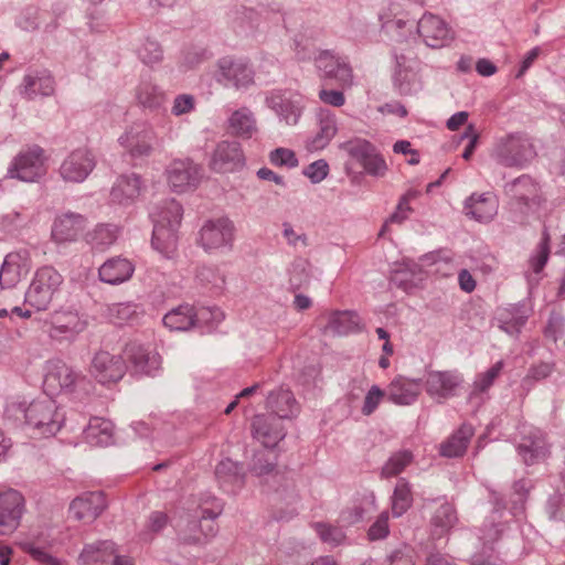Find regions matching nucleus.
I'll return each instance as SVG.
<instances>
[{
  "mask_svg": "<svg viewBox=\"0 0 565 565\" xmlns=\"http://www.w3.org/2000/svg\"><path fill=\"white\" fill-rule=\"evenodd\" d=\"M61 282V275L55 269L41 268L28 290V302L39 310L46 309Z\"/></svg>",
  "mask_w": 565,
  "mask_h": 565,
  "instance_id": "f257e3e1",
  "label": "nucleus"
},
{
  "mask_svg": "<svg viewBox=\"0 0 565 565\" xmlns=\"http://www.w3.org/2000/svg\"><path fill=\"white\" fill-rule=\"evenodd\" d=\"M126 372V363L120 355L109 351H98L90 363L89 373L98 382L116 383Z\"/></svg>",
  "mask_w": 565,
  "mask_h": 565,
  "instance_id": "f03ea898",
  "label": "nucleus"
},
{
  "mask_svg": "<svg viewBox=\"0 0 565 565\" xmlns=\"http://www.w3.org/2000/svg\"><path fill=\"white\" fill-rule=\"evenodd\" d=\"M46 158L43 149L35 147L21 152L14 160L10 174L12 178L32 182L46 171Z\"/></svg>",
  "mask_w": 565,
  "mask_h": 565,
  "instance_id": "7ed1b4c3",
  "label": "nucleus"
},
{
  "mask_svg": "<svg viewBox=\"0 0 565 565\" xmlns=\"http://www.w3.org/2000/svg\"><path fill=\"white\" fill-rule=\"evenodd\" d=\"M24 505V497L19 491L0 492V534H10L20 525Z\"/></svg>",
  "mask_w": 565,
  "mask_h": 565,
  "instance_id": "20e7f679",
  "label": "nucleus"
},
{
  "mask_svg": "<svg viewBox=\"0 0 565 565\" xmlns=\"http://www.w3.org/2000/svg\"><path fill=\"white\" fill-rule=\"evenodd\" d=\"M245 158L238 143L222 141L211 154L209 168L215 173H233L243 169Z\"/></svg>",
  "mask_w": 565,
  "mask_h": 565,
  "instance_id": "39448f33",
  "label": "nucleus"
},
{
  "mask_svg": "<svg viewBox=\"0 0 565 565\" xmlns=\"http://www.w3.org/2000/svg\"><path fill=\"white\" fill-rule=\"evenodd\" d=\"M343 148L352 158L361 162L367 173L383 175L386 172L385 160L369 141L363 139L351 140L344 143Z\"/></svg>",
  "mask_w": 565,
  "mask_h": 565,
  "instance_id": "423d86ee",
  "label": "nucleus"
},
{
  "mask_svg": "<svg viewBox=\"0 0 565 565\" xmlns=\"http://www.w3.org/2000/svg\"><path fill=\"white\" fill-rule=\"evenodd\" d=\"M201 178V167L188 158L174 160L168 170L169 184L177 192L195 188Z\"/></svg>",
  "mask_w": 565,
  "mask_h": 565,
  "instance_id": "0eeeda50",
  "label": "nucleus"
},
{
  "mask_svg": "<svg viewBox=\"0 0 565 565\" xmlns=\"http://www.w3.org/2000/svg\"><path fill=\"white\" fill-rule=\"evenodd\" d=\"M25 417L29 424L41 429L46 436L54 435L62 426V417L50 402L32 403L25 412Z\"/></svg>",
  "mask_w": 565,
  "mask_h": 565,
  "instance_id": "6e6552de",
  "label": "nucleus"
},
{
  "mask_svg": "<svg viewBox=\"0 0 565 565\" xmlns=\"http://www.w3.org/2000/svg\"><path fill=\"white\" fill-rule=\"evenodd\" d=\"M49 324V337L53 340H61L82 331L85 323L81 320L77 311L70 308H62L50 315L46 320Z\"/></svg>",
  "mask_w": 565,
  "mask_h": 565,
  "instance_id": "1a4fd4ad",
  "label": "nucleus"
},
{
  "mask_svg": "<svg viewBox=\"0 0 565 565\" xmlns=\"http://www.w3.org/2000/svg\"><path fill=\"white\" fill-rule=\"evenodd\" d=\"M95 158L86 148H79L70 153L61 167L62 177L70 182H81L93 171Z\"/></svg>",
  "mask_w": 565,
  "mask_h": 565,
  "instance_id": "9d476101",
  "label": "nucleus"
},
{
  "mask_svg": "<svg viewBox=\"0 0 565 565\" xmlns=\"http://www.w3.org/2000/svg\"><path fill=\"white\" fill-rule=\"evenodd\" d=\"M498 153L505 164H521L534 156V148L527 139L509 135L501 140Z\"/></svg>",
  "mask_w": 565,
  "mask_h": 565,
  "instance_id": "9b49d317",
  "label": "nucleus"
},
{
  "mask_svg": "<svg viewBox=\"0 0 565 565\" xmlns=\"http://www.w3.org/2000/svg\"><path fill=\"white\" fill-rule=\"evenodd\" d=\"M418 33L430 47H441L452 38L446 22L434 14L422 17L418 22Z\"/></svg>",
  "mask_w": 565,
  "mask_h": 565,
  "instance_id": "f8f14e48",
  "label": "nucleus"
},
{
  "mask_svg": "<svg viewBox=\"0 0 565 565\" xmlns=\"http://www.w3.org/2000/svg\"><path fill=\"white\" fill-rule=\"evenodd\" d=\"M106 508V499L102 492H88L73 500L71 510L76 519L85 522L94 521Z\"/></svg>",
  "mask_w": 565,
  "mask_h": 565,
  "instance_id": "ddd939ff",
  "label": "nucleus"
},
{
  "mask_svg": "<svg viewBox=\"0 0 565 565\" xmlns=\"http://www.w3.org/2000/svg\"><path fill=\"white\" fill-rule=\"evenodd\" d=\"M78 375L66 363L57 361L52 363L44 380V386L50 394H58L65 388L75 385Z\"/></svg>",
  "mask_w": 565,
  "mask_h": 565,
  "instance_id": "4468645a",
  "label": "nucleus"
},
{
  "mask_svg": "<svg viewBox=\"0 0 565 565\" xmlns=\"http://www.w3.org/2000/svg\"><path fill=\"white\" fill-rule=\"evenodd\" d=\"M232 238V226L228 220L220 218L207 222L201 230V242L205 249L223 246Z\"/></svg>",
  "mask_w": 565,
  "mask_h": 565,
  "instance_id": "2eb2a0df",
  "label": "nucleus"
},
{
  "mask_svg": "<svg viewBox=\"0 0 565 565\" xmlns=\"http://www.w3.org/2000/svg\"><path fill=\"white\" fill-rule=\"evenodd\" d=\"M85 440L94 447L114 444V424L104 417H93L85 429Z\"/></svg>",
  "mask_w": 565,
  "mask_h": 565,
  "instance_id": "dca6fc26",
  "label": "nucleus"
},
{
  "mask_svg": "<svg viewBox=\"0 0 565 565\" xmlns=\"http://www.w3.org/2000/svg\"><path fill=\"white\" fill-rule=\"evenodd\" d=\"M84 218L76 214H63L53 225L52 237L57 243L71 242L84 230Z\"/></svg>",
  "mask_w": 565,
  "mask_h": 565,
  "instance_id": "f3484780",
  "label": "nucleus"
},
{
  "mask_svg": "<svg viewBox=\"0 0 565 565\" xmlns=\"http://www.w3.org/2000/svg\"><path fill=\"white\" fill-rule=\"evenodd\" d=\"M134 265L126 258L114 257L102 265L99 277L111 285L128 280L134 274Z\"/></svg>",
  "mask_w": 565,
  "mask_h": 565,
  "instance_id": "a211bd4d",
  "label": "nucleus"
},
{
  "mask_svg": "<svg viewBox=\"0 0 565 565\" xmlns=\"http://www.w3.org/2000/svg\"><path fill=\"white\" fill-rule=\"evenodd\" d=\"M140 193V180L137 175H121L110 191V200L117 204L134 201Z\"/></svg>",
  "mask_w": 565,
  "mask_h": 565,
  "instance_id": "6ab92c4d",
  "label": "nucleus"
},
{
  "mask_svg": "<svg viewBox=\"0 0 565 565\" xmlns=\"http://www.w3.org/2000/svg\"><path fill=\"white\" fill-rule=\"evenodd\" d=\"M519 451L526 463H533L536 459L548 455V446L540 431H533L523 438L519 445Z\"/></svg>",
  "mask_w": 565,
  "mask_h": 565,
  "instance_id": "aec40b11",
  "label": "nucleus"
},
{
  "mask_svg": "<svg viewBox=\"0 0 565 565\" xmlns=\"http://www.w3.org/2000/svg\"><path fill=\"white\" fill-rule=\"evenodd\" d=\"M420 384L405 377L395 379L388 386L390 398L397 404H411L418 396Z\"/></svg>",
  "mask_w": 565,
  "mask_h": 565,
  "instance_id": "412c9836",
  "label": "nucleus"
},
{
  "mask_svg": "<svg viewBox=\"0 0 565 565\" xmlns=\"http://www.w3.org/2000/svg\"><path fill=\"white\" fill-rule=\"evenodd\" d=\"M196 313L189 305L179 306L163 317V323L173 331H186L194 326Z\"/></svg>",
  "mask_w": 565,
  "mask_h": 565,
  "instance_id": "4be33fe9",
  "label": "nucleus"
},
{
  "mask_svg": "<svg viewBox=\"0 0 565 565\" xmlns=\"http://www.w3.org/2000/svg\"><path fill=\"white\" fill-rule=\"evenodd\" d=\"M457 385V377L449 372L433 371L427 377V391L431 395L448 397Z\"/></svg>",
  "mask_w": 565,
  "mask_h": 565,
  "instance_id": "5701e85b",
  "label": "nucleus"
},
{
  "mask_svg": "<svg viewBox=\"0 0 565 565\" xmlns=\"http://www.w3.org/2000/svg\"><path fill=\"white\" fill-rule=\"evenodd\" d=\"M223 76L233 81L237 88L247 87L254 83L253 71L243 62L224 61L221 64Z\"/></svg>",
  "mask_w": 565,
  "mask_h": 565,
  "instance_id": "b1692460",
  "label": "nucleus"
},
{
  "mask_svg": "<svg viewBox=\"0 0 565 565\" xmlns=\"http://www.w3.org/2000/svg\"><path fill=\"white\" fill-rule=\"evenodd\" d=\"M129 360L146 373L158 370L161 364V358L158 353L148 351L142 345L132 343L127 348Z\"/></svg>",
  "mask_w": 565,
  "mask_h": 565,
  "instance_id": "393cba45",
  "label": "nucleus"
},
{
  "mask_svg": "<svg viewBox=\"0 0 565 565\" xmlns=\"http://www.w3.org/2000/svg\"><path fill=\"white\" fill-rule=\"evenodd\" d=\"M254 436L266 447L275 446L281 438V429L277 428L269 418L256 416L253 422Z\"/></svg>",
  "mask_w": 565,
  "mask_h": 565,
  "instance_id": "a878e982",
  "label": "nucleus"
},
{
  "mask_svg": "<svg viewBox=\"0 0 565 565\" xmlns=\"http://www.w3.org/2000/svg\"><path fill=\"white\" fill-rule=\"evenodd\" d=\"M23 93L28 98L36 95L50 96L54 93V83L50 75H26L24 77Z\"/></svg>",
  "mask_w": 565,
  "mask_h": 565,
  "instance_id": "bb28decb",
  "label": "nucleus"
},
{
  "mask_svg": "<svg viewBox=\"0 0 565 565\" xmlns=\"http://www.w3.org/2000/svg\"><path fill=\"white\" fill-rule=\"evenodd\" d=\"M468 213L478 221L490 220L497 211L494 198L484 195H472L467 204Z\"/></svg>",
  "mask_w": 565,
  "mask_h": 565,
  "instance_id": "cd10ccee",
  "label": "nucleus"
},
{
  "mask_svg": "<svg viewBox=\"0 0 565 565\" xmlns=\"http://www.w3.org/2000/svg\"><path fill=\"white\" fill-rule=\"evenodd\" d=\"M138 306L134 302H116L108 307V321L115 326H125L138 317Z\"/></svg>",
  "mask_w": 565,
  "mask_h": 565,
  "instance_id": "c85d7f7f",
  "label": "nucleus"
},
{
  "mask_svg": "<svg viewBox=\"0 0 565 565\" xmlns=\"http://www.w3.org/2000/svg\"><path fill=\"white\" fill-rule=\"evenodd\" d=\"M456 510L452 504L441 502L431 518V525L439 534L447 533L457 522Z\"/></svg>",
  "mask_w": 565,
  "mask_h": 565,
  "instance_id": "c756f323",
  "label": "nucleus"
},
{
  "mask_svg": "<svg viewBox=\"0 0 565 565\" xmlns=\"http://www.w3.org/2000/svg\"><path fill=\"white\" fill-rule=\"evenodd\" d=\"M413 503V494L408 483L398 482L392 497V512L395 516L405 513Z\"/></svg>",
  "mask_w": 565,
  "mask_h": 565,
  "instance_id": "7c9ffc66",
  "label": "nucleus"
},
{
  "mask_svg": "<svg viewBox=\"0 0 565 565\" xmlns=\"http://www.w3.org/2000/svg\"><path fill=\"white\" fill-rule=\"evenodd\" d=\"M358 327V316L350 311L332 312L327 328L337 333H347Z\"/></svg>",
  "mask_w": 565,
  "mask_h": 565,
  "instance_id": "2f4dec72",
  "label": "nucleus"
},
{
  "mask_svg": "<svg viewBox=\"0 0 565 565\" xmlns=\"http://www.w3.org/2000/svg\"><path fill=\"white\" fill-rule=\"evenodd\" d=\"M270 407L280 417H288L295 405V398L289 391H279L269 397Z\"/></svg>",
  "mask_w": 565,
  "mask_h": 565,
  "instance_id": "473e14b6",
  "label": "nucleus"
},
{
  "mask_svg": "<svg viewBox=\"0 0 565 565\" xmlns=\"http://www.w3.org/2000/svg\"><path fill=\"white\" fill-rule=\"evenodd\" d=\"M230 127L233 134L249 137L254 130L250 114L246 109L234 111L230 119Z\"/></svg>",
  "mask_w": 565,
  "mask_h": 565,
  "instance_id": "72a5a7b5",
  "label": "nucleus"
},
{
  "mask_svg": "<svg viewBox=\"0 0 565 565\" xmlns=\"http://www.w3.org/2000/svg\"><path fill=\"white\" fill-rule=\"evenodd\" d=\"M87 242L96 248H103L116 241V233L107 225H97L86 235Z\"/></svg>",
  "mask_w": 565,
  "mask_h": 565,
  "instance_id": "f704fd0d",
  "label": "nucleus"
},
{
  "mask_svg": "<svg viewBox=\"0 0 565 565\" xmlns=\"http://www.w3.org/2000/svg\"><path fill=\"white\" fill-rule=\"evenodd\" d=\"M337 128L331 121H322L320 130L317 135L308 142L307 148L310 151H317L323 149L329 141L334 137Z\"/></svg>",
  "mask_w": 565,
  "mask_h": 565,
  "instance_id": "c9c22d12",
  "label": "nucleus"
},
{
  "mask_svg": "<svg viewBox=\"0 0 565 565\" xmlns=\"http://www.w3.org/2000/svg\"><path fill=\"white\" fill-rule=\"evenodd\" d=\"M468 447V437L457 434L451 436L446 443H444L440 447V454L444 457H458L462 456Z\"/></svg>",
  "mask_w": 565,
  "mask_h": 565,
  "instance_id": "e433bc0d",
  "label": "nucleus"
},
{
  "mask_svg": "<svg viewBox=\"0 0 565 565\" xmlns=\"http://www.w3.org/2000/svg\"><path fill=\"white\" fill-rule=\"evenodd\" d=\"M125 142L132 158H142L151 152V145L147 136L127 135Z\"/></svg>",
  "mask_w": 565,
  "mask_h": 565,
  "instance_id": "4c0bfd02",
  "label": "nucleus"
},
{
  "mask_svg": "<svg viewBox=\"0 0 565 565\" xmlns=\"http://www.w3.org/2000/svg\"><path fill=\"white\" fill-rule=\"evenodd\" d=\"M411 460L412 454L408 451L395 454L383 467V476L386 478L397 476L411 462Z\"/></svg>",
  "mask_w": 565,
  "mask_h": 565,
  "instance_id": "58836bf2",
  "label": "nucleus"
},
{
  "mask_svg": "<svg viewBox=\"0 0 565 565\" xmlns=\"http://www.w3.org/2000/svg\"><path fill=\"white\" fill-rule=\"evenodd\" d=\"M175 236L174 234L163 226H158L153 231V245L166 253H171L175 248Z\"/></svg>",
  "mask_w": 565,
  "mask_h": 565,
  "instance_id": "ea45409f",
  "label": "nucleus"
},
{
  "mask_svg": "<svg viewBox=\"0 0 565 565\" xmlns=\"http://www.w3.org/2000/svg\"><path fill=\"white\" fill-rule=\"evenodd\" d=\"M503 367L502 362H497L493 366H491L487 372L482 373L478 380L475 382V391L476 392H484L487 391L493 382L497 380L499 374L501 373Z\"/></svg>",
  "mask_w": 565,
  "mask_h": 565,
  "instance_id": "a19ab883",
  "label": "nucleus"
},
{
  "mask_svg": "<svg viewBox=\"0 0 565 565\" xmlns=\"http://www.w3.org/2000/svg\"><path fill=\"white\" fill-rule=\"evenodd\" d=\"M316 530L320 539L330 544H340L344 540L341 529L327 523H317Z\"/></svg>",
  "mask_w": 565,
  "mask_h": 565,
  "instance_id": "79ce46f5",
  "label": "nucleus"
},
{
  "mask_svg": "<svg viewBox=\"0 0 565 565\" xmlns=\"http://www.w3.org/2000/svg\"><path fill=\"white\" fill-rule=\"evenodd\" d=\"M270 161L275 166H286L294 168L298 166V160L292 150L287 148H277L270 153Z\"/></svg>",
  "mask_w": 565,
  "mask_h": 565,
  "instance_id": "37998d69",
  "label": "nucleus"
},
{
  "mask_svg": "<svg viewBox=\"0 0 565 565\" xmlns=\"http://www.w3.org/2000/svg\"><path fill=\"white\" fill-rule=\"evenodd\" d=\"M393 151L396 154H403L406 159V162L409 164H418L420 161V153L417 149L413 147V145L407 140H399L394 143Z\"/></svg>",
  "mask_w": 565,
  "mask_h": 565,
  "instance_id": "c03bdc74",
  "label": "nucleus"
},
{
  "mask_svg": "<svg viewBox=\"0 0 565 565\" xmlns=\"http://www.w3.org/2000/svg\"><path fill=\"white\" fill-rule=\"evenodd\" d=\"M21 548L40 563L45 565H60L56 558L51 556L45 550L34 546L32 543H22Z\"/></svg>",
  "mask_w": 565,
  "mask_h": 565,
  "instance_id": "a18cd8bd",
  "label": "nucleus"
},
{
  "mask_svg": "<svg viewBox=\"0 0 565 565\" xmlns=\"http://www.w3.org/2000/svg\"><path fill=\"white\" fill-rule=\"evenodd\" d=\"M418 195V192L416 191H408L401 200L397 211L391 216L390 222H403L409 212H412V207L409 206V202L414 199H416Z\"/></svg>",
  "mask_w": 565,
  "mask_h": 565,
  "instance_id": "49530a36",
  "label": "nucleus"
},
{
  "mask_svg": "<svg viewBox=\"0 0 565 565\" xmlns=\"http://www.w3.org/2000/svg\"><path fill=\"white\" fill-rule=\"evenodd\" d=\"M341 63L342 62H340L339 58H337L329 52L321 53L318 58V67L324 72L328 78H331L333 76L338 68V65H340Z\"/></svg>",
  "mask_w": 565,
  "mask_h": 565,
  "instance_id": "de8ad7c7",
  "label": "nucleus"
},
{
  "mask_svg": "<svg viewBox=\"0 0 565 565\" xmlns=\"http://www.w3.org/2000/svg\"><path fill=\"white\" fill-rule=\"evenodd\" d=\"M388 534V515L382 513L369 530L370 540L384 539Z\"/></svg>",
  "mask_w": 565,
  "mask_h": 565,
  "instance_id": "09e8293b",
  "label": "nucleus"
},
{
  "mask_svg": "<svg viewBox=\"0 0 565 565\" xmlns=\"http://www.w3.org/2000/svg\"><path fill=\"white\" fill-rule=\"evenodd\" d=\"M384 392L377 386H373L365 396L362 408L363 414L370 415L384 397Z\"/></svg>",
  "mask_w": 565,
  "mask_h": 565,
  "instance_id": "8fccbe9b",
  "label": "nucleus"
},
{
  "mask_svg": "<svg viewBox=\"0 0 565 565\" xmlns=\"http://www.w3.org/2000/svg\"><path fill=\"white\" fill-rule=\"evenodd\" d=\"M550 255V248L547 238H545L540 245L537 254L531 259V267L534 273H540L545 266Z\"/></svg>",
  "mask_w": 565,
  "mask_h": 565,
  "instance_id": "3c124183",
  "label": "nucleus"
},
{
  "mask_svg": "<svg viewBox=\"0 0 565 565\" xmlns=\"http://www.w3.org/2000/svg\"><path fill=\"white\" fill-rule=\"evenodd\" d=\"M217 514L218 513L205 511L200 523L194 524L193 527L199 526L204 537L214 535V533L216 532L215 518L217 516Z\"/></svg>",
  "mask_w": 565,
  "mask_h": 565,
  "instance_id": "603ef678",
  "label": "nucleus"
},
{
  "mask_svg": "<svg viewBox=\"0 0 565 565\" xmlns=\"http://www.w3.org/2000/svg\"><path fill=\"white\" fill-rule=\"evenodd\" d=\"M328 163L323 160H318L313 163H311L307 170L306 174L313 181V182H320L322 181L327 174H328Z\"/></svg>",
  "mask_w": 565,
  "mask_h": 565,
  "instance_id": "864d4df0",
  "label": "nucleus"
},
{
  "mask_svg": "<svg viewBox=\"0 0 565 565\" xmlns=\"http://www.w3.org/2000/svg\"><path fill=\"white\" fill-rule=\"evenodd\" d=\"M331 78L337 79L339 85L343 88L350 87L353 83L352 70L348 64L341 63L338 65V68Z\"/></svg>",
  "mask_w": 565,
  "mask_h": 565,
  "instance_id": "5fc2aeb1",
  "label": "nucleus"
},
{
  "mask_svg": "<svg viewBox=\"0 0 565 565\" xmlns=\"http://www.w3.org/2000/svg\"><path fill=\"white\" fill-rule=\"evenodd\" d=\"M319 96L323 103L334 107H340L344 104V96L339 90L322 89Z\"/></svg>",
  "mask_w": 565,
  "mask_h": 565,
  "instance_id": "6e6d98bb",
  "label": "nucleus"
},
{
  "mask_svg": "<svg viewBox=\"0 0 565 565\" xmlns=\"http://www.w3.org/2000/svg\"><path fill=\"white\" fill-rule=\"evenodd\" d=\"M193 97L189 95H182L175 98L173 105V111L175 115H182L190 111L193 108Z\"/></svg>",
  "mask_w": 565,
  "mask_h": 565,
  "instance_id": "4d7b16f0",
  "label": "nucleus"
},
{
  "mask_svg": "<svg viewBox=\"0 0 565 565\" xmlns=\"http://www.w3.org/2000/svg\"><path fill=\"white\" fill-rule=\"evenodd\" d=\"M467 138H469V143L462 154V157L466 159V160H469L473 153V150L477 146V142L479 140V134L476 131L475 127L472 125H469L467 127V131H466V135H465Z\"/></svg>",
  "mask_w": 565,
  "mask_h": 565,
  "instance_id": "13d9d810",
  "label": "nucleus"
},
{
  "mask_svg": "<svg viewBox=\"0 0 565 565\" xmlns=\"http://www.w3.org/2000/svg\"><path fill=\"white\" fill-rule=\"evenodd\" d=\"M552 373V366L546 363H541L531 369L529 379H533L534 381H541L546 379Z\"/></svg>",
  "mask_w": 565,
  "mask_h": 565,
  "instance_id": "bf43d9fd",
  "label": "nucleus"
},
{
  "mask_svg": "<svg viewBox=\"0 0 565 565\" xmlns=\"http://www.w3.org/2000/svg\"><path fill=\"white\" fill-rule=\"evenodd\" d=\"M459 285L466 292H471L476 288V280L468 270L463 269L459 273Z\"/></svg>",
  "mask_w": 565,
  "mask_h": 565,
  "instance_id": "052dcab7",
  "label": "nucleus"
},
{
  "mask_svg": "<svg viewBox=\"0 0 565 565\" xmlns=\"http://www.w3.org/2000/svg\"><path fill=\"white\" fill-rule=\"evenodd\" d=\"M468 117H469V115L466 111H460V113L455 114L447 121L448 129L458 130L461 126H463L467 122Z\"/></svg>",
  "mask_w": 565,
  "mask_h": 565,
  "instance_id": "680f3d73",
  "label": "nucleus"
},
{
  "mask_svg": "<svg viewBox=\"0 0 565 565\" xmlns=\"http://www.w3.org/2000/svg\"><path fill=\"white\" fill-rule=\"evenodd\" d=\"M391 565H415V561L409 553L396 552L391 558Z\"/></svg>",
  "mask_w": 565,
  "mask_h": 565,
  "instance_id": "e2e57ef3",
  "label": "nucleus"
},
{
  "mask_svg": "<svg viewBox=\"0 0 565 565\" xmlns=\"http://www.w3.org/2000/svg\"><path fill=\"white\" fill-rule=\"evenodd\" d=\"M477 71L479 74L483 76H490L495 73L497 67L494 64L489 60H480L477 63Z\"/></svg>",
  "mask_w": 565,
  "mask_h": 565,
  "instance_id": "0e129e2a",
  "label": "nucleus"
},
{
  "mask_svg": "<svg viewBox=\"0 0 565 565\" xmlns=\"http://www.w3.org/2000/svg\"><path fill=\"white\" fill-rule=\"evenodd\" d=\"M384 355L380 359V366L386 369L390 365L388 356L393 355L394 349L390 341L384 342L383 345Z\"/></svg>",
  "mask_w": 565,
  "mask_h": 565,
  "instance_id": "69168bd1",
  "label": "nucleus"
},
{
  "mask_svg": "<svg viewBox=\"0 0 565 565\" xmlns=\"http://www.w3.org/2000/svg\"><path fill=\"white\" fill-rule=\"evenodd\" d=\"M284 233L290 243H292L295 245L297 244V242H301L302 244H306L305 237H302V235H296L294 228L290 225H285Z\"/></svg>",
  "mask_w": 565,
  "mask_h": 565,
  "instance_id": "338daca9",
  "label": "nucleus"
},
{
  "mask_svg": "<svg viewBox=\"0 0 565 565\" xmlns=\"http://www.w3.org/2000/svg\"><path fill=\"white\" fill-rule=\"evenodd\" d=\"M427 565H454L449 559L443 555L434 554L427 559Z\"/></svg>",
  "mask_w": 565,
  "mask_h": 565,
  "instance_id": "774afa93",
  "label": "nucleus"
}]
</instances>
